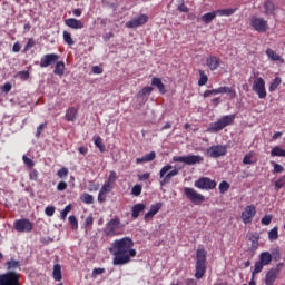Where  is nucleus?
<instances>
[{"label": "nucleus", "instance_id": "obj_16", "mask_svg": "<svg viewBox=\"0 0 285 285\" xmlns=\"http://www.w3.org/2000/svg\"><path fill=\"white\" fill-rule=\"evenodd\" d=\"M257 210L255 209V206L248 205L245 210L242 213V220L244 224H250L253 222V217H255V214Z\"/></svg>", "mask_w": 285, "mask_h": 285}, {"label": "nucleus", "instance_id": "obj_15", "mask_svg": "<svg viewBox=\"0 0 285 285\" xmlns=\"http://www.w3.org/2000/svg\"><path fill=\"white\" fill-rule=\"evenodd\" d=\"M148 23V17L146 14H140L129 21L126 22V28H139Z\"/></svg>", "mask_w": 285, "mask_h": 285}, {"label": "nucleus", "instance_id": "obj_41", "mask_svg": "<svg viewBox=\"0 0 285 285\" xmlns=\"http://www.w3.org/2000/svg\"><path fill=\"white\" fill-rule=\"evenodd\" d=\"M153 94V87H145L138 92V97H150Z\"/></svg>", "mask_w": 285, "mask_h": 285}, {"label": "nucleus", "instance_id": "obj_42", "mask_svg": "<svg viewBox=\"0 0 285 285\" xmlns=\"http://www.w3.org/2000/svg\"><path fill=\"white\" fill-rule=\"evenodd\" d=\"M261 271H264V263L257 261L254 265V271L252 272L253 277L259 274Z\"/></svg>", "mask_w": 285, "mask_h": 285}, {"label": "nucleus", "instance_id": "obj_43", "mask_svg": "<svg viewBox=\"0 0 285 285\" xmlns=\"http://www.w3.org/2000/svg\"><path fill=\"white\" fill-rule=\"evenodd\" d=\"M63 41L67 42L68 46H75V40L72 39V35L68 31H63Z\"/></svg>", "mask_w": 285, "mask_h": 285}, {"label": "nucleus", "instance_id": "obj_19", "mask_svg": "<svg viewBox=\"0 0 285 285\" xmlns=\"http://www.w3.org/2000/svg\"><path fill=\"white\" fill-rule=\"evenodd\" d=\"M65 26H68V28H71L72 30H82L83 22L76 18H69L65 20Z\"/></svg>", "mask_w": 285, "mask_h": 285}, {"label": "nucleus", "instance_id": "obj_49", "mask_svg": "<svg viewBox=\"0 0 285 285\" xmlns=\"http://www.w3.org/2000/svg\"><path fill=\"white\" fill-rule=\"evenodd\" d=\"M29 179H31V181H37V179H39V171H37V169H30L29 170Z\"/></svg>", "mask_w": 285, "mask_h": 285}, {"label": "nucleus", "instance_id": "obj_17", "mask_svg": "<svg viewBox=\"0 0 285 285\" xmlns=\"http://www.w3.org/2000/svg\"><path fill=\"white\" fill-rule=\"evenodd\" d=\"M112 190V186L105 183L98 194V202L99 204H104L106 202V198L108 197V194Z\"/></svg>", "mask_w": 285, "mask_h": 285}, {"label": "nucleus", "instance_id": "obj_48", "mask_svg": "<svg viewBox=\"0 0 285 285\" xmlns=\"http://www.w3.org/2000/svg\"><path fill=\"white\" fill-rule=\"evenodd\" d=\"M117 181V173L116 171H110L108 180L105 184H108L109 186H112Z\"/></svg>", "mask_w": 285, "mask_h": 285}, {"label": "nucleus", "instance_id": "obj_27", "mask_svg": "<svg viewBox=\"0 0 285 285\" xmlns=\"http://www.w3.org/2000/svg\"><path fill=\"white\" fill-rule=\"evenodd\" d=\"M259 263H262L264 266H268L271 262H273V255H271L269 252H263L259 255Z\"/></svg>", "mask_w": 285, "mask_h": 285}, {"label": "nucleus", "instance_id": "obj_63", "mask_svg": "<svg viewBox=\"0 0 285 285\" xmlns=\"http://www.w3.org/2000/svg\"><path fill=\"white\" fill-rule=\"evenodd\" d=\"M2 92H6V95H8V92H10L12 90V85L10 82H6L3 86H2Z\"/></svg>", "mask_w": 285, "mask_h": 285}, {"label": "nucleus", "instance_id": "obj_12", "mask_svg": "<svg viewBox=\"0 0 285 285\" xmlns=\"http://www.w3.org/2000/svg\"><path fill=\"white\" fill-rule=\"evenodd\" d=\"M207 156L213 159H217L219 157H224L226 153H228L226 146L224 145H215L206 149Z\"/></svg>", "mask_w": 285, "mask_h": 285}, {"label": "nucleus", "instance_id": "obj_32", "mask_svg": "<svg viewBox=\"0 0 285 285\" xmlns=\"http://www.w3.org/2000/svg\"><path fill=\"white\" fill-rule=\"evenodd\" d=\"M217 18V11L208 12L202 16V21L204 23H212Z\"/></svg>", "mask_w": 285, "mask_h": 285}, {"label": "nucleus", "instance_id": "obj_38", "mask_svg": "<svg viewBox=\"0 0 285 285\" xmlns=\"http://www.w3.org/2000/svg\"><path fill=\"white\" fill-rule=\"evenodd\" d=\"M229 189H230V184H228V181L226 180L220 181L218 186V190L220 195H224V193H228Z\"/></svg>", "mask_w": 285, "mask_h": 285}, {"label": "nucleus", "instance_id": "obj_31", "mask_svg": "<svg viewBox=\"0 0 285 285\" xmlns=\"http://www.w3.org/2000/svg\"><path fill=\"white\" fill-rule=\"evenodd\" d=\"M63 72H66V63L63 61L58 60L53 69V75H59L61 77Z\"/></svg>", "mask_w": 285, "mask_h": 285}, {"label": "nucleus", "instance_id": "obj_58", "mask_svg": "<svg viewBox=\"0 0 285 285\" xmlns=\"http://www.w3.org/2000/svg\"><path fill=\"white\" fill-rule=\"evenodd\" d=\"M271 255H272V259H274V262H279V259H282V256L277 249H274Z\"/></svg>", "mask_w": 285, "mask_h": 285}, {"label": "nucleus", "instance_id": "obj_25", "mask_svg": "<svg viewBox=\"0 0 285 285\" xmlns=\"http://www.w3.org/2000/svg\"><path fill=\"white\" fill-rule=\"evenodd\" d=\"M151 86H155V88L158 89L160 95H166V85L161 81V78L154 77L151 79Z\"/></svg>", "mask_w": 285, "mask_h": 285}, {"label": "nucleus", "instance_id": "obj_55", "mask_svg": "<svg viewBox=\"0 0 285 285\" xmlns=\"http://www.w3.org/2000/svg\"><path fill=\"white\" fill-rule=\"evenodd\" d=\"M55 206H47L45 209V214L47 215V217H52V215H55Z\"/></svg>", "mask_w": 285, "mask_h": 285}, {"label": "nucleus", "instance_id": "obj_39", "mask_svg": "<svg viewBox=\"0 0 285 285\" xmlns=\"http://www.w3.org/2000/svg\"><path fill=\"white\" fill-rule=\"evenodd\" d=\"M279 237V233H278V229L277 227H274L272 228L269 232H268V239L269 242H276V239Z\"/></svg>", "mask_w": 285, "mask_h": 285}, {"label": "nucleus", "instance_id": "obj_53", "mask_svg": "<svg viewBox=\"0 0 285 285\" xmlns=\"http://www.w3.org/2000/svg\"><path fill=\"white\" fill-rule=\"evenodd\" d=\"M57 176L60 179H63V178L68 177V168L62 167L61 169H59L58 173H57Z\"/></svg>", "mask_w": 285, "mask_h": 285}, {"label": "nucleus", "instance_id": "obj_21", "mask_svg": "<svg viewBox=\"0 0 285 285\" xmlns=\"http://www.w3.org/2000/svg\"><path fill=\"white\" fill-rule=\"evenodd\" d=\"M277 10V7H275V3L271 0H267L264 2V14L266 17H275V11Z\"/></svg>", "mask_w": 285, "mask_h": 285}, {"label": "nucleus", "instance_id": "obj_29", "mask_svg": "<svg viewBox=\"0 0 285 285\" xmlns=\"http://www.w3.org/2000/svg\"><path fill=\"white\" fill-rule=\"evenodd\" d=\"M249 242H252V249L257 250L259 246V234L250 233L249 234Z\"/></svg>", "mask_w": 285, "mask_h": 285}, {"label": "nucleus", "instance_id": "obj_28", "mask_svg": "<svg viewBox=\"0 0 285 285\" xmlns=\"http://www.w3.org/2000/svg\"><path fill=\"white\" fill-rule=\"evenodd\" d=\"M255 157V153L249 151L248 154H246L243 158V164L245 166H250L253 164L257 163V159L254 158Z\"/></svg>", "mask_w": 285, "mask_h": 285}, {"label": "nucleus", "instance_id": "obj_51", "mask_svg": "<svg viewBox=\"0 0 285 285\" xmlns=\"http://www.w3.org/2000/svg\"><path fill=\"white\" fill-rule=\"evenodd\" d=\"M131 195L139 197V195H141V185H135L131 189Z\"/></svg>", "mask_w": 285, "mask_h": 285}, {"label": "nucleus", "instance_id": "obj_46", "mask_svg": "<svg viewBox=\"0 0 285 285\" xmlns=\"http://www.w3.org/2000/svg\"><path fill=\"white\" fill-rule=\"evenodd\" d=\"M200 78L198 80V86H206L208 83V76L204 73V71H199Z\"/></svg>", "mask_w": 285, "mask_h": 285}, {"label": "nucleus", "instance_id": "obj_52", "mask_svg": "<svg viewBox=\"0 0 285 285\" xmlns=\"http://www.w3.org/2000/svg\"><path fill=\"white\" fill-rule=\"evenodd\" d=\"M271 222H273V216H271V215H265L261 219V224H263V226H269Z\"/></svg>", "mask_w": 285, "mask_h": 285}, {"label": "nucleus", "instance_id": "obj_57", "mask_svg": "<svg viewBox=\"0 0 285 285\" xmlns=\"http://www.w3.org/2000/svg\"><path fill=\"white\" fill-rule=\"evenodd\" d=\"M22 160L24 161L26 166H29V168L35 167V160L30 159L28 156H23Z\"/></svg>", "mask_w": 285, "mask_h": 285}, {"label": "nucleus", "instance_id": "obj_59", "mask_svg": "<svg viewBox=\"0 0 285 285\" xmlns=\"http://www.w3.org/2000/svg\"><path fill=\"white\" fill-rule=\"evenodd\" d=\"M43 128H46V122L38 126L37 131H36L37 139H39V137H41V134L43 132Z\"/></svg>", "mask_w": 285, "mask_h": 285}, {"label": "nucleus", "instance_id": "obj_1", "mask_svg": "<svg viewBox=\"0 0 285 285\" xmlns=\"http://www.w3.org/2000/svg\"><path fill=\"white\" fill-rule=\"evenodd\" d=\"M132 246H135V243L129 237L114 240L109 248L111 255H114V266H124L130 262V257L137 255V250Z\"/></svg>", "mask_w": 285, "mask_h": 285}, {"label": "nucleus", "instance_id": "obj_34", "mask_svg": "<svg viewBox=\"0 0 285 285\" xmlns=\"http://www.w3.org/2000/svg\"><path fill=\"white\" fill-rule=\"evenodd\" d=\"M52 275H53V279H55L56 282H61L62 276H61V265H60V264L53 265Z\"/></svg>", "mask_w": 285, "mask_h": 285}, {"label": "nucleus", "instance_id": "obj_6", "mask_svg": "<svg viewBox=\"0 0 285 285\" xmlns=\"http://www.w3.org/2000/svg\"><path fill=\"white\" fill-rule=\"evenodd\" d=\"M19 279H21V274L17 272H7L6 274H0V285H21Z\"/></svg>", "mask_w": 285, "mask_h": 285}, {"label": "nucleus", "instance_id": "obj_47", "mask_svg": "<svg viewBox=\"0 0 285 285\" xmlns=\"http://www.w3.org/2000/svg\"><path fill=\"white\" fill-rule=\"evenodd\" d=\"M271 165L274 167V170H273L274 175L279 174V173H284V166H282V165H279L275 161H271Z\"/></svg>", "mask_w": 285, "mask_h": 285}, {"label": "nucleus", "instance_id": "obj_36", "mask_svg": "<svg viewBox=\"0 0 285 285\" xmlns=\"http://www.w3.org/2000/svg\"><path fill=\"white\" fill-rule=\"evenodd\" d=\"M6 266H7L8 271H14L17 268L21 269V263L19 261H14V259L8 261L6 263Z\"/></svg>", "mask_w": 285, "mask_h": 285}, {"label": "nucleus", "instance_id": "obj_40", "mask_svg": "<svg viewBox=\"0 0 285 285\" xmlns=\"http://www.w3.org/2000/svg\"><path fill=\"white\" fill-rule=\"evenodd\" d=\"M95 146L97 149L100 150V153H106V145H104V140L101 139V137H97L95 139Z\"/></svg>", "mask_w": 285, "mask_h": 285}, {"label": "nucleus", "instance_id": "obj_4", "mask_svg": "<svg viewBox=\"0 0 285 285\" xmlns=\"http://www.w3.org/2000/svg\"><path fill=\"white\" fill-rule=\"evenodd\" d=\"M121 228H124L121 220L119 218H112L106 224L104 233L107 237H115L119 235Z\"/></svg>", "mask_w": 285, "mask_h": 285}, {"label": "nucleus", "instance_id": "obj_33", "mask_svg": "<svg viewBox=\"0 0 285 285\" xmlns=\"http://www.w3.org/2000/svg\"><path fill=\"white\" fill-rule=\"evenodd\" d=\"M266 56L268 57V59H271L272 61H284L282 59L281 55H277V52H275L273 49H267L265 51Z\"/></svg>", "mask_w": 285, "mask_h": 285}, {"label": "nucleus", "instance_id": "obj_22", "mask_svg": "<svg viewBox=\"0 0 285 285\" xmlns=\"http://www.w3.org/2000/svg\"><path fill=\"white\" fill-rule=\"evenodd\" d=\"M146 210V204L139 203L131 207V217L132 219H138L139 215Z\"/></svg>", "mask_w": 285, "mask_h": 285}, {"label": "nucleus", "instance_id": "obj_24", "mask_svg": "<svg viewBox=\"0 0 285 285\" xmlns=\"http://www.w3.org/2000/svg\"><path fill=\"white\" fill-rule=\"evenodd\" d=\"M79 111L75 107H70L66 110L65 119L66 121H77V116Z\"/></svg>", "mask_w": 285, "mask_h": 285}, {"label": "nucleus", "instance_id": "obj_44", "mask_svg": "<svg viewBox=\"0 0 285 285\" xmlns=\"http://www.w3.org/2000/svg\"><path fill=\"white\" fill-rule=\"evenodd\" d=\"M69 224L72 230H77V228H79V222L77 220V216H69Z\"/></svg>", "mask_w": 285, "mask_h": 285}, {"label": "nucleus", "instance_id": "obj_11", "mask_svg": "<svg viewBox=\"0 0 285 285\" xmlns=\"http://www.w3.org/2000/svg\"><path fill=\"white\" fill-rule=\"evenodd\" d=\"M14 226V230H17V233H32V222H30V219L28 218H21L18 219L13 223Z\"/></svg>", "mask_w": 285, "mask_h": 285}, {"label": "nucleus", "instance_id": "obj_30", "mask_svg": "<svg viewBox=\"0 0 285 285\" xmlns=\"http://www.w3.org/2000/svg\"><path fill=\"white\" fill-rule=\"evenodd\" d=\"M236 11L237 9H233V8L218 9L216 10V16L218 14V17H230L235 14Z\"/></svg>", "mask_w": 285, "mask_h": 285}, {"label": "nucleus", "instance_id": "obj_8", "mask_svg": "<svg viewBox=\"0 0 285 285\" xmlns=\"http://www.w3.org/2000/svg\"><path fill=\"white\" fill-rule=\"evenodd\" d=\"M195 188L198 190H215L217 188V181L209 177H200L194 183Z\"/></svg>", "mask_w": 285, "mask_h": 285}, {"label": "nucleus", "instance_id": "obj_50", "mask_svg": "<svg viewBox=\"0 0 285 285\" xmlns=\"http://www.w3.org/2000/svg\"><path fill=\"white\" fill-rule=\"evenodd\" d=\"M161 210V203H157L155 205L150 206L149 212L153 213L154 215H157Z\"/></svg>", "mask_w": 285, "mask_h": 285}, {"label": "nucleus", "instance_id": "obj_18", "mask_svg": "<svg viewBox=\"0 0 285 285\" xmlns=\"http://www.w3.org/2000/svg\"><path fill=\"white\" fill-rule=\"evenodd\" d=\"M206 66L209 68V70L215 71L219 66H222V59L217 58L216 56H209L206 59Z\"/></svg>", "mask_w": 285, "mask_h": 285}, {"label": "nucleus", "instance_id": "obj_62", "mask_svg": "<svg viewBox=\"0 0 285 285\" xmlns=\"http://www.w3.org/2000/svg\"><path fill=\"white\" fill-rule=\"evenodd\" d=\"M66 188H68V183H66V181H60L58 185H57V190L58 191H63V190H66Z\"/></svg>", "mask_w": 285, "mask_h": 285}, {"label": "nucleus", "instance_id": "obj_54", "mask_svg": "<svg viewBox=\"0 0 285 285\" xmlns=\"http://www.w3.org/2000/svg\"><path fill=\"white\" fill-rule=\"evenodd\" d=\"M70 210H72V206L71 205H67L63 210L61 212V219H66V217H68V213H70Z\"/></svg>", "mask_w": 285, "mask_h": 285}, {"label": "nucleus", "instance_id": "obj_14", "mask_svg": "<svg viewBox=\"0 0 285 285\" xmlns=\"http://www.w3.org/2000/svg\"><path fill=\"white\" fill-rule=\"evenodd\" d=\"M173 170L171 165H166L164 166L160 171H159V177H160V186H166V184H169L170 179H173V175L170 171Z\"/></svg>", "mask_w": 285, "mask_h": 285}, {"label": "nucleus", "instance_id": "obj_35", "mask_svg": "<svg viewBox=\"0 0 285 285\" xmlns=\"http://www.w3.org/2000/svg\"><path fill=\"white\" fill-rule=\"evenodd\" d=\"M271 157H285V149H282L279 146H275L271 150Z\"/></svg>", "mask_w": 285, "mask_h": 285}, {"label": "nucleus", "instance_id": "obj_64", "mask_svg": "<svg viewBox=\"0 0 285 285\" xmlns=\"http://www.w3.org/2000/svg\"><path fill=\"white\" fill-rule=\"evenodd\" d=\"M94 222H95V219L92 218V215H89L85 219V226L88 228V227L92 226Z\"/></svg>", "mask_w": 285, "mask_h": 285}, {"label": "nucleus", "instance_id": "obj_5", "mask_svg": "<svg viewBox=\"0 0 285 285\" xmlns=\"http://www.w3.org/2000/svg\"><path fill=\"white\" fill-rule=\"evenodd\" d=\"M184 195L195 206H202V204H204V202H206V197L204 195L197 193V190H195V188H193V187H185Z\"/></svg>", "mask_w": 285, "mask_h": 285}, {"label": "nucleus", "instance_id": "obj_26", "mask_svg": "<svg viewBox=\"0 0 285 285\" xmlns=\"http://www.w3.org/2000/svg\"><path fill=\"white\" fill-rule=\"evenodd\" d=\"M155 157H157V154L155 151H150L149 154L137 158L136 164H148V161H154Z\"/></svg>", "mask_w": 285, "mask_h": 285}, {"label": "nucleus", "instance_id": "obj_20", "mask_svg": "<svg viewBox=\"0 0 285 285\" xmlns=\"http://www.w3.org/2000/svg\"><path fill=\"white\" fill-rule=\"evenodd\" d=\"M279 277L278 269H269L265 275V285H273Z\"/></svg>", "mask_w": 285, "mask_h": 285}, {"label": "nucleus", "instance_id": "obj_23", "mask_svg": "<svg viewBox=\"0 0 285 285\" xmlns=\"http://www.w3.org/2000/svg\"><path fill=\"white\" fill-rule=\"evenodd\" d=\"M217 95H228L229 99H235L237 97V92L235 89L229 87H219L216 89Z\"/></svg>", "mask_w": 285, "mask_h": 285}, {"label": "nucleus", "instance_id": "obj_56", "mask_svg": "<svg viewBox=\"0 0 285 285\" xmlns=\"http://www.w3.org/2000/svg\"><path fill=\"white\" fill-rule=\"evenodd\" d=\"M104 273H106V268L98 267L92 269L91 275L92 277H97V275H104Z\"/></svg>", "mask_w": 285, "mask_h": 285}, {"label": "nucleus", "instance_id": "obj_61", "mask_svg": "<svg viewBox=\"0 0 285 285\" xmlns=\"http://www.w3.org/2000/svg\"><path fill=\"white\" fill-rule=\"evenodd\" d=\"M30 48H35V39L30 38L27 42V45L24 46V52H28V50H30Z\"/></svg>", "mask_w": 285, "mask_h": 285}, {"label": "nucleus", "instance_id": "obj_37", "mask_svg": "<svg viewBox=\"0 0 285 285\" xmlns=\"http://www.w3.org/2000/svg\"><path fill=\"white\" fill-rule=\"evenodd\" d=\"M281 85H282V78L276 77L275 79H273L269 85V92H275V90H277V88H279Z\"/></svg>", "mask_w": 285, "mask_h": 285}, {"label": "nucleus", "instance_id": "obj_2", "mask_svg": "<svg viewBox=\"0 0 285 285\" xmlns=\"http://www.w3.org/2000/svg\"><path fill=\"white\" fill-rule=\"evenodd\" d=\"M206 275V249H197L196 252V279H202Z\"/></svg>", "mask_w": 285, "mask_h": 285}, {"label": "nucleus", "instance_id": "obj_45", "mask_svg": "<svg viewBox=\"0 0 285 285\" xmlns=\"http://www.w3.org/2000/svg\"><path fill=\"white\" fill-rule=\"evenodd\" d=\"M81 202L83 204H94L95 197H92V195H90V194H83L81 197Z\"/></svg>", "mask_w": 285, "mask_h": 285}, {"label": "nucleus", "instance_id": "obj_13", "mask_svg": "<svg viewBox=\"0 0 285 285\" xmlns=\"http://www.w3.org/2000/svg\"><path fill=\"white\" fill-rule=\"evenodd\" d=\"M59 61V55L47 53L40 58V68H48L55 66Z\"/></svg>", "mask_w": 285, "mask_h": 285}, {"label": "nucleus", "instance_id": "obj_7", "mask_svg": "<svg viewBox=\"0 0 285 285\" xmlns=\"http://www.w3.org/2000/svg\"><path fill=\"white\" fill-rule=\"evenodd\" d=\"M173 161L186 164L187 166H195V164H202V161H204V157L199 155L174 156Z\"/></svg>", "mask_w": 285, "mask_h": 285}, {"label": "nucleus", "instance_id": "obj_60", "mask_svg": "<svg viewBox=\"0 0 285 285\" xmlns=\"http://www.w3.org/2000/svg\"><path fill=\"white\" fill-rule=\"evenodd\" d=\"M213 95H217V89L205 90L203 97L206 99L208 97H213Z\"/></svg>", "mask_w": 285, "mask_h": 285}, {"label": "nucleus", "instance_id": "obj_9", "mask_svg": "<svg viewBox=\"0 0 285 285\" xmlns=\"http://www.w3.org/2000/svg\"><path fill=\"white\" fill-rule=\"evenodd\" d=\"M252 90H254L258 99H266L268 94L266 92V81L264 80V78H256L253 82Z\"/></svg>", "mask_w": 285, "mask_h": 285}, {"label": "nucleus", "instance_id": "obj_3", "mask_svg": "<svg viewBox=\"0 0 285 285\" xmlns=\"http://www.w3.org/2000/svg\"><path fill=\"white\" fill-rule=\"evenodd\" d=\"M235 121V115H226L218 119L216 122L212 124V132H222L224 128L233 126Z\"/></svg>", "mask_w": 285, "mask_h": 285}, {"label": "nucleus", "instance_id": "obj_10", "mask_svg": "<svg viewBox=\"0 0 285 285\" xmlns=\"http://www.w3.org/2000/svg\"><path fill=\"white\" fill-rule=\"evenodd\" d=\"M252 28H254V30H256V32H261L264 33L268 30V21H266L264 18H259V17H252L250 21H249Z\"/></svg>", "mask_w": 285, "mask_h": 285}]
</instances>
